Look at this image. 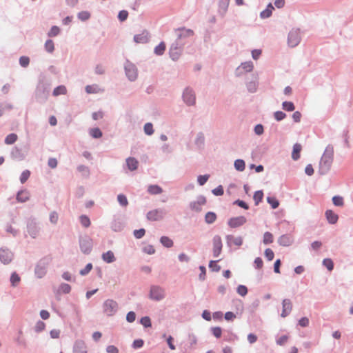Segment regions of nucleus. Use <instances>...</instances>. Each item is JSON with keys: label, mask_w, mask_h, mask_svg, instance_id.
I'll use <instances>...</instances> for the list:
<instances>
[{"label": "nucleus", "mask_w": 353, "mask_h": 353, "mask_svg": "<svg viewBox=\"0 0 353 353\" xmlns=\"http://www.w3.org/2000/svg\"><path fill=\"white\" fill-rule=\"evenodd\" d=\"M334 160V147L329 144L321 158L318 172L320 175L326 174L330 170Z\"/></svg>", "instance_id": "1"}, {"label": "nucleus", "mask_w": 353, "mask_h": 353, "mask_svg": "<svg viewBox=\"0 0 353 353\" xmlns=\"http://www.w3.org/2000/svg\"><path fill=\"white\" fill-rule=\"evenodd\" d=\"M50 84L43 79H40L35 90V99L39 103H44L48 99Z\"/></svg>", "instance_id": "2"}, {"label": "nucleus", "mask_w": 353, "mask_h": 353, "mask_svg": "<svg viewBox=\"0 0 353 353\" xmlns=\"http://www.w3.org/2000/svg\"><path fill=\"white\" fill-rule=\"evenodd\" d=\"M50 261L49 258L44 257L37 262L34 269V273L37 278L41 279L46 274Z\"/></svg>", "instance_id": "3"}, {"label": "nucleus", "mask_w": 353, "mask_h": 353, "mask_svg": "<svg viewBox=\"0 0 353 353\" xmlns=\"http://www.w3.org/2000/svg\"><path fill=\"white\" fill-rule=\"evenodd\" d=\"M182 99L186 105H194L196 103V94L193 88L190 86L185 88L182 93Z\"/></svg>", "instance_id": "4"}, {"label": "nucleus", "mask_w": 353, "mask_h": 353, "mask_svg": "<svg viewBox=\"0 0 353 353\" xmlns=\"http://www.w3.org/2000/svg\"><path fill=\"white\" fill-rule=\"evenodd\" d=\"M119 305L113 299H107L103 303V312L108 316H114L118 311Z\"/></svg>", "instance_id": "5"}, {"label": "nucleus", "mask_w": 353, "mask_h": 353, "mask_svg": "<svg viewBox=\"0 0 353 353\" xmlns=\"http://www.w3.org/2000/svg\"><path fill=\"white\" fill-rule=\"evenodd\" d=\"M165 297V292L163 288L159 285H151L149 298L155 301H160Z\"/></svg>", "instance_id": "6"}, {"label": "nucleus", "mask_w": 353, "mask_h": 353, "mask_svg": "<svg viewBox=\"0 0 353 353\" xmlns=\"http://www.w3.org/2000/svg\"><path fill=\"white\" fill-rule=\"evenodd\" d=\"M124 70L125 75L129 81H134L137 79L138 70L134 63L127 60L124 65Z\"/></svg>", "instance_id": "7"}, {"label": "nucleus", "mask_w": 353, "mask_h": 353, "mask_svg": "<svg viewBox=\"0 0 353 353\" xmlns=\"http://www.w3.org/2000/svg\"><path fill=\"white\" fill-rule=\"evenodd\" d=\"M27 232L32 239H36L40 232L39 223L35 218H30L27 221Z\"/></svg>", "instance_id": "8"}, {"label": "nucleus", "mask_w": 353, "mask_h": 353, "mask_svg": "<svg viewBox=\"0 0 353 353\" xmlns=\"http://www.w3.org/2000/svg\"><path fill=\"white\" fill-rule=\"evenodd\" d=\"M79 247L81 251L85 254H89L92 249V240L88 236L79 237Z\"/></svg>", "instance_id": "9"}, {"label": "nucleus", "mask_w": 353, "mask_h": 353, "mask_svg": "<svg viewBox=\"0 0 353 353\" xmlns=\"http://www.w3.org/2000/svg\"><path fill=\"white\" fill-rule=\"evenodd\" d=\"M301 40L300 30L292 29L290 31L288 37V43L291 48L296 47Z\"/></svg>", "instance_id": "10"}, {"label": "nucleus", "mask_w": 353, "mask_h": 353, "mask_svg": "<svg viewBox=\"0 0 353 353\" xmlns=\"http://www.w3.org/2000/svg\"><path fill=\"white\" fill-rule=\"evenodd\" d=\"M166 213L167 212L165 209L158 208L149 211L146 216L149 221H157L163 219Z\"/></svg>", "instance_id": "11"}, {"label": "nucleus", "mask_w": 353, "mask_h": 353, "mask_svg": "<svg viewBox=\"0 0 353 353\" xmlns=\"http://www.w3.org/2000/svg\"><path fill=\"white\" fill-rule=\"evenodd\" d=\"M259 77L257 74H252L250 77H248L245 81V85L247 90L250 93H254L256 92L259 83Z\"/></svg>", "instance_id": "12"}, {"label": "nucleus", "mask_w": 353, "mask_h": 353, "mask_svg": "<svg viewBox=\"0 0 353 353\" xmlns=\"http://www.w3.org/2000/svg\"><path fill=\"white\" fill-rule=\"evenodd\" d=\"M254 64L251 61L241 63V64L235 70V76L240 77L247 72L252 71Z\"/></svg>", "instance_id": "13"}, {"label": "nucleus", "mask_w": 353, "mask_h": 353, "mask_svg": "<svg viewBox=\"0 0 353 353\" xmlns=\"http://www.w3.org/2000/svg\"><path fill=\"white\" fill-rule=\"evenodd\" d=\"M14 258L13 252L7 248H0V261L4 265L10 263Z\"/></svg>", "instance_id": "14"}, {"label": "nucleus", "mask_w": 353, "mask_h": 353, "mask_svg": "<svg viewBox=\"0 0 353 353\" xmlns=\"http://www.w3.org/2000/svg\"><path fill=\"white\" fill-rule=\"evenodd\" d=\"M212 254L214 258H218L222 251L223 243L219 235H215L212 239Z\"/></svg>", "instance_id": "15"}, {"label": "nucleus", "mask_w": 353, "mask_h": 353, "mask_svg": "<svg viewBox=\"0 0 353 353\" xmlns=\"http://www.w3.org/2000/svg\"><path fill=\"white\" fill-rule=\"evenodd\" d=\"M206 203V199L204 196L200 195L196 198V201L190 203V208L195 212H201V206Z\"/></svg>", "instance_id": "16"}, {"label": "nucleus", "mask_w": 353, "mask_h": 353, "mask_svg": "<svg viewBox=\"0 0 353 353\" xmlns=\"http://www.w3.org/2000/svg\"><path fill=\"white\" fill-rule=\"evenodd\" d=\"M73 353H88V347L85 343L81 339L75 341L73 348Z\"/></svg>", "instance_id": "17"}, {"label": "nucleus", "mask_w": 353, "mask_h": 353, "mask_svg": "<svg viewBox=\"0 0 353 353\" xmlns=\"http://www.w3.org/2000/svg\"><path fill=\"white\" fill-rule=\"evenodd\" d=\"M176 39L182 41V39L193 36L194 32L191 29L185 28H179L175 30Z\"/></svg>", "instance_id": "18"}, {"label": "nucleus", "mask_w": 353, "mask_h": 353, "mask_svg": "<svg viewBox=\"0 0 353 353\" xmlns=\"http://www.w3.org/2000/svg\"><path fill=\"white\" fill-rule=\"evenodd\" d=\"M246 218L243 216L231 218L228 220V224L232 228L243 225L246 222Z\"/></svg>", "instance_id": "19"}, {"label": "nucleus", "mask_w": 353, "mask_h": 353, "mask_svg": "<svg viewBox=\"0 0 353 353\" xmlns=\"http://www.w3.org/2000/svg\"><path fill=\"white\" fill-rule=\"evenodd\" d=\"M292 310V303L290 299H285L282 301V312L281 317L285 318L288 316Z\"/></svg>", "instance_id": "20"}, {"label": "nucleus", "mask_w": 353, "mask_h": 353, "mask_svg": "<svg viewBox=\"0 0 353 353\" xmlns=\"http://www.w3.org/2000/svg\"><path fill=\"white\" fill-rule=\"evenodd\" d=\"M294 242V238L290 234H283L278 239V243L284 247L291 245Z\"/></svg>", "instance_id": "21"}, {"label": "nucleus", "mask_w": 353, "mask_h": 353, "mask_svg": "<svg viewBox=\"0 0 353 353\" xmlns=\"http://www.w3.org/2000/svg\"><path fill=\"white\" fill-rule=\"evenodd\" d=\"M150 37L147 30H143L141 34L134 36V41L137 43H146L149 41Z\"/></svg>", "instance_id": "22"}, {"label": "nucleus", "mask_w": 353, "mask_h": 353, "mask_svg": "<svg viewBox=\"0 0 353 353\" xmlns=\"http://www.w3.org/2000/svg\"><path fill=\"white\" fill-rule=\"evenodd\" d=\"M230 0H219L218 13L221 17H224L228 12Z\"/></svg>", "instance_id": "23"}, {"label": "nucleus", "mask_w": 353, "mask_h": 353, "mask_svg": "<svg viewBox=\"0 0 353 353\" xmlns=\"http://www.w3.org/2000/svg\"><path fill=\"white\" fill-rule=\"evenodd\" d=\"M10 155L13 159L21 161L25 159L26 153L22 152V150L17 147H14L12 149Z\"/></svg>", "instance_id": "24"}, {"label": "nucleus", "mask_w": 353, "mask_h": 353, "mask_svg": "<svg viewBox=\"0 0 353 353\" xmlns=\"http://www.w3.org/2000/svg\"><path fill=\"white\" fill-rule=\"evenodd\" d=\"M126 166L130 171H134L138 168L139 161L134 157H128L125 160Z\"/></svg>", "instance_id": "25"}, {"label": "nucleus", "mask_w": 353, "mask_h": 353, "mask_svg": "<svg viewBox=\"0 0 353 353\" xmlns=\"http://www.w3.org/2000/svg\"><path fill=\"white\" fill-rule=\"evenodd\" d=\"M30 199V194L26 190H20L18 192L16 199L18 202L25 203Z\"/></svg>", "instance_id": "26"}, {"label": "nucleus", "mask_w": 353, "mask_h": 353, "mask_svg": "<svg viewBox=\"0 0 353 353\" xmlns=\"http://www.w3.org/2000/svg\"><path fill=\"white\" fill-rule=\"evenodd\" d=\"M325 214L328 223L330 224H335L339 219V216L331 210H327Z\"/></svg>", "instance_id": "27"}, {"label": "nucleus", "mask_w": 353, "mask_h": 353, "mask_svg": "<svg viewBox=\"0 0 353 353\" xmlns=\"http://www.w3.org/2000/svg\"><path fill=\"white\" fill-rule=\"evenodd\" d=\"M194 144L199 149H202L205 144V136L202 132H199L196 134Z\"/></svg>", "instance_id": "28"}, {"label": "nucleus", "mask_w": 353, "mask_h": 353, "mask_svg": "<svg viewBox=\"0 0 353 353\" xmlns=\"http://www.w3.org/2000/svg\"><path fill=\"white\" fill-rule=\"evenodd\" d=\"M101 259L103 261L108 263H111L116 261V257L114 256L113 252L111 250L103 253L101 255Z\"/></svg>", "instance_id": "29"}, {"label": "nucleus", "mask_w": 353, "mask_h": 353, "mask_svg": "<svg viewBox=\"0 0 353 353\" xmlns=\"http://www.w3.org/2000/svg\"><path fill=\"white\" fill-rule=\"evenodd\" d=\"M273 10H274V8L272 4L270 3L267 6V8L260 12V17L263 19L269 18L272 15Z\"/></svg>", "instance_id": "30"}, {"label": "nucleus", "mask_w": 353, "mask_h": 353, "mask_svg": "<svg viewBox=\"0 0 353 353\" xmlns=\"http://www.w3.org/2000/svg\"><path fill=\"white\" fill-rule=\"evenodd\" d=\"M301 145L299 143H295L293 146L292 153V158L294 161H297L300 158V152L301 150Z\"/></svg>", "instance_id": "31"}, {"label": "nucleus", "mask_w": 353, "mask_h": 353, "mask_svg": "<svg viewBox=\"0 0 353 353\" xmlns=\"http://www.w3.org/2000/svg\"><path fill=\"white\" fill-rule=\"evenodd\" d=\"M148 192L152 195L160 194L163 192V189L158 185H150L148 188Z\"/></svg>", "instance_id": "32"}, {"label": "nucleus", "mask_w": 353, "mask_h": 353, "mask_svg": "<svg viewBox=\"0 0 353 353\" xmlns=\"http://www.w3.org/2000/svg\"><path fill=\"white\" fill-rule=\"evenodd\" d=\"M85 90L88 94H96L101 91L99 87L96 84L88 85L85 86Z\"/></svg>", "instance_id": "33"}, {"label": "nucleus", "mask_w": 353, "mask_h": 353, "mask_svg": "<svg viewBox=\"0 0 353 353\" xmlns=\"http://www.w3.org/2000/svg\"><path fill=\"white\" fill-rule=\"evenodd\" d=\"M216 219V214L213 212H208L205 215V221L208 224H212Z\"/></svg>", "instance_id": "34"}, {"label": "nucleus", "mask_w": 353, "mask_h": 353, "mask_svg": "<svg viewBox=\"0 0 353 353\" xmlns=\"http://www.w3.org/2000/svg\"><path fill=\"white\" fill-rule=\"evenodd\" d=\"M161 243L165 248H170L173 246V241L166 236H163L160 239Z\"/></svg>", "instance_id": "35"}, {"label": "nucleus", "mask_w": 353, "mask_h": 353, "mask_svg": "<svg viewBox=\"0 0 353 353\" xmlns=\"http://www.w3.org/2000/svg\"><path fill=\"white\" fill-rule=\"evenodd\" d=\"M10 283H11V285L12 287H16L19 285L20 281H21V278L20 276H19L18 274H17V272H14L12 273L11 276H10Z\"/></svg>", "instance_id": "36"}, {"label": "nucleus", "mask_w": 353, "mask_h": 353, "mask_svg": "<svg viewBox=\"0 0 353 353\" xmlns=\"http://www.w3.org/2000/svg\"><path fill=\"white\" fill-rule=\"evenodd\" d=\"M234 166L237 171L242 172L245 168V163L242 159H236L234 161Z\"/></svg>", "instance_id": "37"}, {"label": "nucleus", "mask_w": 353, "mask_h": 353, "mask_svg": "<svg viewBox=\"0 0 353 353\" xmlns=\"http://www.w3.org/2000/svg\"><path fill=\"white\" fill-rule=\"evenodd\" d=\"M165 50V44L164 42H161L158 46H157L154 48V53L158 55L161 56L163 54Z\"/></svg>", "instance_id": "38"}, {"label": "nucleus", "mask_w": 353, "mask_h": 353, "mask_svg": "<svg viewBox=\"0 0 353 353\" xmlns=\"http://www.w3.org/2000/svg\"><path fill=\"white\" fill-rule=\"evenodd\" d=\"M67 92V90L65 86L64 85H59L55 88L53 90L52 94L55 97L59 96L60 94H65Z\"/></svg>", "instance_id": "39"}, {"label": "nucleus", "mask_w": 353, "mask_h": 353, "mask_svg": "<svg viewBox=\"0 0 353 353\" xmlns=\"http://www.w3.org/2000/svg\"><path fill=\"white\" fill-rule=\"evenodd\" d=\"M46 51L48 53H52L54 50V44L52 40L48 39L44 45Z\"/></svg>", "instance_id": "40"}, {"label": "nucleus", "mask_w": 353, "mask_h": 353, "mask_svg": "<svg viewBox=\"0 0 353 353\" xmlns=\"http://www.w3.org/2000/svg\"><path fill=\"white\" fill-rule=\"evenodd\" d=\"M61 30L59 27L57 26H53L51 27L50 30L48 32V36L49 37H54L58 36L60 34Z\"/></svg>", "instance_id": "41"}, {"label": "nucleus", "mask_w": 353, "mask_h": 353, "mask_svg": "<svg viewBox=\"0 0 353 353\" xmlns=\"http://www.w3.org/2000/svg\"><path fill=\"white\" fill-rule=\"evenodd\" d=\"M181 52H182V50L170 49L169 54H170V57L172 59V60L177 61L181 54Z\"/></svg>", "instance_id": "42"}, {"label": "nucleus", "mask_w": 353, "mask_h": 353, "mask_svg": "<svg viewBox=\"0 0 353 353\" xmlns=\"http://www.w3.org/2000/svg\"><path fill=\"white\" fill-rule=\"evenodd\" d=\"M184 45V42L176 39V41L172 43L170 49L182 50Z\"/></svg>", "instance_id": "43"}, {"label": "nucleus", "mask_w": 353, "mask_h": 353, "mask_svg": "<svg viewBox=\"0 0 353 353\" xmlns=\"http://www.w3.org/2000/svg\"><path fill=\"white\" fill-rule=\"evenodd\" d=\"M111 228L112 230L115 232H119L121 231L123 228V224L117 220H114L111 225Z\"/></svg>", "instance_id": "44"}, {"label": "nucleus", "mask_w": 353, "mask_h": 353, "mask_svg": "<svg viewBox=\"0 0 353 353\" xmlns=\"http://www.w3.org/2000/svg\"><path fill=\"white\" fill-rule=\"evenodd\" d=\"M282 108L288 112H292L295 109L294 103L291 101H284L282 103Z\"/></svg>", "instance_id": "45"}, {"label": "nucleus", "mask_w": 353, "mask_h": 353, "mask_svg": "<svg viewBox=\"0 0 353 353\" xmlns=\"http://www.w3.org/2000/svg\"><path fill=\"white\" fill-rule=\"evenodd\" d=\"M267 202L271 205L272 209H276L279 205V201L274 196H268Z\"/></svg>", "instance_id": "46"}, {"label": "nucleus", "mask_w": 353, "mask_h": 353, "mask_svg": "<svg viewBox=\"0 0 353 353\" xmlns=\"http://www.w3.org/2000/svg\"><path fill=\"white\" fill-rule=\"evenodd\" d=\"M263 197V192L262 190H258L254 192L253 196V199L255 202V205H259V202H261Z\"/></svg>", "instance_id": "47"}, {"label": "nucleus", "mask_w": 353, "mask_h": 353, "mask_svg": "<svg viewBox=\"0 0 353 353\" xmlns=\"http://www.w3.org/2000/svg\"><path fill=\"white\" fill-rule=\"evenodd\" d=\"M77 170L82 174L85 177H88L90 175V169L84 165H80L77 167Z\"/></svg>", "instance_id": "48"}, {"label": "nucleus", "mask_w": 353, "mask_h": 353, "mask_svg": "<svg viewBox=\"0 0 353 353\" xmlns=\"http://www.w3.org/2000/svg\"><path fill=\"white\" fill-rule=\"evenodd\" d=\"M17 140V135L14 133L8 134L5 139V143L8 145L13 144Z\"/></svg>", "instance_id": "49"}, {"label": "nucleus", "mask_w": 353, "mask_h": 353, "mask_svg": "<svg viewBox=\"0 0 353 353\" xmlns=\"http://www.w3.org/2000/svg\"><path fill=\"white\" fill-rule=\"evenodd\" d=\"M90 134L94 139L101 138L103 135L102 132L99 128H92L90 130Z\"/></svg>", "instance_id": "50"}, {"label": "nucleus", "mask_w": 353, "mask_h": 353, "mask_svg": "<svg viewBox=\"0 0 353 353\" xmlns=\"http://www.w3.org/2000/svg\"><path fill=\"white\" fill-rule=\"evenodd\" d=\"M117 201L122 207H126L128 205V199L126 196L123 194H119L117 196Z\"/></svg>", "instance_id": "51"}, {"label": "nucleus", "mask_w": 353, "mask_h": 353, "mask_svg": "<svg viewBox=\"0 0 353 353\" xmlns=\"http://www.w3.org/2000/svg\"><path fill=\"white\" fill-rule=\"evenodd\" d=\"M332 202L337 207H342L344 205L343 198L339 195L332 197Z\"/></svg>", "instance_id": "52"}, {"label": "nucleus", "mask_w": 353, "mask_h": 353, "mask_svg": "<svg viewBox=\"0 0 353 353\" xmlns=\"http://www.w3.org/2000/svg\"><path fill=\"white\" fill-rule=\"evenodd\" d=\"M263 242L265 245H268L273 242V235L270 232H265L263 234Z\"/></svg>", "instance_id": "53"}, {"label": "nucleus", "mask_w": 353, "mask_h": 353, "mask_svg": "<svg viewBox=\"0 0 353 353\" xmlns=\"http://www.w3.org/2000/svg\"><path fill=\"white\" fill-rule=\"evenodd\" d=\"M80 223L84 228H88L90 225V220L86 215H81L79 217Z\"/></svg>", "instance_id": "54"}, {"label": "nucleus", "mask_w": 353, "mask_h": 353, "mask_svg": "<svg viewBox=\"0 0 353 353\" xmlns=\"http://www.w3.org/2000/svg\"><path fill=\"white\" fill-rule=\"evenodd\" d=\"M78 19L82 21H85L90 18V13L88 11H81L77 14Z\"/></svg>", "instance_id": "55"}, {"label": "nucleus", "mask_w": 353, "mask_h": 353, "mask_svg": "<svg viewBox=\"0 0 353 353\" xmlns=\"http://www.w3.org/2000/svg\"><path fill=\"white\" fill-rule=\"evenodd\" d=\"M143 130L145 134L152 135L154 133L153 125L152 123H146L143 126Z\"/></svg>", "instance_id": "56"}, {"label": "nucleus", "mask_w": 353, "mask_h": 353, "mask_svg": "<svg viewBox=\"0 0 353 353\" xmlns=\"http://www.w3.org/2000/svg\"><path fill=\"white\" fill-rule=\"evenodd\" d=\"M71 290V286L69 284L63 283L59 285V291L63 294H68Z\"/></svg>", "instance_id": "57"}, {"label": "nucleus", "mask_w": 353, "mask_h": 353, "mask_svg": "<svg viewBox=\"0 0 353 353\" xmlns=\"http://www.w3.org/2000/svg\"><path fill=\"white\" fill-rule=\"evenodd\" d=\"M323 265L325 266L329 271H332L334 269V263L330 259H323Z\"/></svg>", "instance_id": "58"}, {"label": "nucleus", "mask_w": 353, "mask_h": 353, "mask_svg": "<svg viewBox=\"0 0 353 353\" xmlns=\"http://www.w3.org/2000/svg\"><path fill=\"white\" fill-rule=\"evenodd\" d=\"M30 176V172L28 170H24L20 176V181L22 184L25 183Z\"/></svg>", "instance_id": "59"}, {"label": "nucleus", "mask_w": 353, "mask_h": 353, "mask_svg": "<svg viewBox=\"0 0 353 353\" xmlns=\"http://www.w3.org/2000/svg\"><path fill=\"white\" fill-rule=\"evenodd\" d=\"M236 292L239 295L245 296L248 294V288L245 285H239L236 288Z\"/></svg>", "instance_id": "60"}, {"label": "nucleus", "mask_w": 353, "mask_h": 353, "mask_svg": "<svg viewBox=\"0 0 353 353\" xmlns=\"http://www.w3.org/2000/svg\"><path fill=\"white\" fill-rule=\"evenodd\" d=\"M286 116V114L282 111H276L274 113V117L277 121L283 120Z\"/></svg>", "instance_id": "61"}, {"label": "nucleus", "mask_w": 353, "mask_h": 353, "mask_svg": "<svg viewBox=\"0 0 353 353\" xmlns=\"http://www.w3.org/2000/svg\"><path fill=\"white\" fill-rule=\"evenodd\" d=\"M92 269V264L89 263L85 265V267L83 269H82L79 271V274L81 276H85L91 271Z\"/></svg>", "instance_id": "62"}, {"label": "nucleus", "mask_w": 353, "mask_h": 353, "mask_svg": "<svg viewBox=\"0 0 353 353\" xmlns=\"http://www.w3.org/2000/svg\"><path fill=\"white\" fill-rule=\"evenodd\" d=\"M30 63V59L28 57L22 56L19 58V64L21 67L26 68Z\"/></svg>", "instance_id": "63"}, {"label": "nucleus", "mask_w": 353, "mask_h": 353, "mask_svg": "<svg viewBox=\"0 0 353 353\" xmlns=\"http://www.w3.org/2000/svg\"><path fill=\"white\" fill-rule=\"evenodd\" d=\"M210 178L209 174L199 175L197 177V182L200 185H203Z\"/></svg>", "instance_id": "64"}]
</instances>
